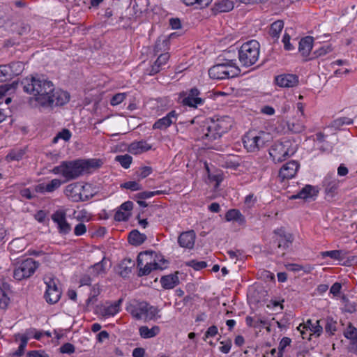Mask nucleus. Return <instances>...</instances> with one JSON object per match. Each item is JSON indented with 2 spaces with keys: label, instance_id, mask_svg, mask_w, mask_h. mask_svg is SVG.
I'll return each mask as SVG.
<instances>
[{
  "label": "nucleus",
  "instance_id": "obj_34",
  "mask_svg": "<svg viewBox=\"0 0 357 357\" xmlns=\"http://www.w3.org/2000/svg\"><path fill=\"white\" fill-rule=\"evenodd\" d=\"M203 131L204 132L203 138L205 139L213 141L220 137L219 134L215 133L218 132L217 131H213L212 129H211V123H209L206 126H204Z\"/></svg>",
  "mask_w": 357,
  "mask_h": 357
},
{
  "label": "nucleus",
  "instance_id": "obj_29",
  "mask_svg": "<svg viewBox=\"0 0 357 357\" xmlns=\"http://www.w3.org/2000/svg\"><path fill=\"white\" fill-rule=\"evenodd\" d=\"M160 328L158 326H154L151 328H149L146 326H143L139 329L141 337L146 339L156 336L160 333Z\"/></svg>",
  "mask_w": 357,
  "mask_h": 357
},
{
  "label": "nucleus",
  "instance_id": "obj_13",
  "mask_svg": "<svg viewBox=\"0 0 357 357\" xmlns=\"http://www.w3.org/2000/svg\"><path fill=\"white\" fill-rule=\"evenodd\" d=\"M211 129L217 131L216 134H219L220 137L222 134L229 131L232 126L231 119L226 116L222 119H218L216 121H211Z\"/></svg>",
  "mask_w": 357,
  "mask_h": 357
},
{
  "label": "nucleus",
  "instance_id": "obj_15",
  "mask_svg": "<svg viewBox=\"0 0 357 357\" xmlns=\"http://www.w3.org/2000/svg\"><path fill=\"white\" fill-rule=\"evenodd\" d=\"M298 82V77L294 74H284L275 77V83L280 87H294Z\"/></svg>",
  "mask_w": 357,
  "mask_h": 357
},
{
  "label": "nucleus",
  "instance_id": "obj_41",
  "mask_svg": "<svg viewBox=\"0 0 357 357\" xmlns=\"http://www.w3.org/2000/svg\"><path fill=\"white\" fill-rule=\"evenodd\" d=\"M61 183L62 182L61 181V180L54 178L49 183L45 185V190L46 192H53L56 189L59 188L61 186Z\"/></svg>",
  "mask_w": 357,
  "mask_h": 357
},
{
  "label": "nucleus",
  "instance_id": "obj_53",
  "mask_svg": "<svg viewBox=\"0 0 357 357\" xmlns=\"http://www.w3.org/2000/svg\"><path fill=\"white\" fill-rule=\"evenodd\" d=\"M125 98H126L125 93H116L112 98V99L110 100V103L112 105H117L120 104L121 102H122L123 101V100L125 99Z\"/></svg>",
  "mask_w": 357,
  "mask_h": 357
},
{
  "label": "nucleus",
  "instance_id": "obj_64",
  "mask_svg": "<svg viewBox=\"0 0 357 357\" xmlns=\"http://www.w3.org/2000/svg\"><path fill=\"white\" fill-rule=\"evenodd\" d=\"M320 321L319 320H317L316 321V324L315 325H312L311 328H310V331H313V333L314 334H317V336H319L321 335V333H322V331H323V328L322 326L320 325Z\"/></svg>",
  "mask_w": 357,
  "mask_h": 357
},
{
  "label": "nucleus",
  "instance_id": "obj_47",
  "mask_svg": "<svg viewBox=\"0 0 357 357\" xmlns=\"http://www.w3.org/2000/svg\"><path fill=\"white\" fill-rule=\"evenodd\" d=\"M82 162H85L84 165V172H89L91 168L98 167L100 165V162L97 160H82Z\"/></svg>",
  "mask_w": 357,
  "mask_h": 357
},
{
  "label": "nucleus",
  "instance_id": "obj_23",
  "mask_svg": "<svg viewBox=\"0 0 357 357\" xmlns=\"http://www.w3.org/2000/svg\"><path fill=\"white\" fill-rule=\"evenodd\" d=\"M160 283L165 289H173L179 283L178 277L176 273L162 276L160 279Z\"/></svg>",
  "mask_w": 357,
  "mask_h": 357
},
{
  "label": "nucleus",
  "instance_id": "obj_10",
  "mask_svg": "<svg viewBox=\"0 0 357 357\" xmlns=\"http://www.w3.org/2000/svg\"><path fill=\"white\" fill-rule=\"evenodd\" d=\"M200 91L196 88H192L188 91L180 93L179 98L181 102L185 106L197 108L198 105H202L204 102V99L199 97Z\"/></svg>",
  "mask_w": 357,
  "mask_h": 357
},
{
  "label": "nucleus",
  "instance_id": "obj_11",
  "mask_svg": "<svg viewBox=\"0 0 357 357\" xmlns=\"http://www.w3.org/2000/svg\"><path fill=\"white\" fill-rule=\"evenodd\" d=\"M85 162H82V160H77L74 161H65V170L63 177L67 180L75 179L84 173Z\"/></svg>",
  "mask_w": 357,
  "mask_h": 357
},
{
  "label": "nucleus",
  "instance_id": "obj_54",
  "mask_svg": "<svg viewBox=\"0 0 357 357\" xmlns=\"http://www.w3.org/2000/svg\"><path fill=\"white\" fill-rule=\"evenodd\" d=\"M130 214H127L125 212L118 210L114 215V220L116 221H126L128 220Z\"/></svg>",
  "mask_w": 357,
  "mask_h": 357
},
{
  "label": "nucleus",
  "instance_id": "obj_25",
  "mask_svg": "<svg viewBox=\"0 0 357 357\" xmlns=\"http://www.w3.org/2000/svg\"><path fill=\"white\" fill-rule=\"evenodd\" d=\"M151 146L146 142L140 141L132 143L128 147V151L132 154H139L151 149Z\"/></svg>",
  "mask_w": 357,
  "mask_h": 357
},
{
  "label": "nucleus",
  "instance_id": "obj_5",
  "mask_svg": "<svg viewBox=\"0 0 357 357\" xmlns=\"http://www.w3.org/2000/svg\"><path fill=\"white\" fill-rule=\"evenodd\" d=\"M259 54V43L255 40L245 43L238 51V58L243 66L248 67L255 64Z\"/></svg>",
  "mask_w": 357,
  "mask_h": 357
},
{
  "label": "nucleus",
  "instance_id": "obj_28",
  "mask_svg": "<svg viewBox=\"0 0 357 357\" xmlns=\"http://www.w3.org/2000/svg\"><path fill=\"white\" fill-rule=\"evenodd\" d=\"M283 27L284 22L280 20H276L271 24L268 33L275 41L279 38Z\"/></svg>",
  "mask_w": 357,
  "mask_h": 357
},
{
  "label": "nucleus",
  "instance_id": "obj_9",
  "mask_svg": "<svg viewBox=\"0 0 357 357\" xmlns=\"http://www.w3.org/2000/svg\"><path fill=\"white\" fill-rule=\"evenodd\" d=\"M44 282L47 286L45 298L50 304H54L59 301L61 296V290L58 287L59 280L53 275H46Z\"/></svg>",
  "mask_w": 357,
  "mask_h": 357
},
{
  "label": "nucleus",
  "instance_id": "obj_19",
  "mask_svg": "<svg viewBox=\"0 0 357 357\" xmlns=\"http://www.w3.org/2000/svg\"><path fill=\"white\" fill-rule=\"evenodd\" d=\"M339 181L334 175L328 174L323 181V185L325 189V193L330 197H333L336 194L338 188Z\"/></svg>",
  "mask_w": 357,
  "mask_h": 357
},
{
  "label": "nucleus",
  "instance_id": "obj_59",
  "mask_svg": "<svg viewBox=\"0 0 357 357\" xmlns=\"http://www.w3.org/2000/svg\"><path fill=\"white\" fill-rule=\"evenodd\" d=\"M218 333V328L215 326H210L206 331L204 337V340H206L207 338L214 337Z\"/></svg>",
  "mask_w": 357,
  "mask_h": 357
},
{
  "label": "nucleus",
  "instance_id": "obj_6",
  "mask_svg": "<svg viewBox=\"0 0 357 357\" xmlns=\"http://www.w3.org/2000/svg\"><path fill=\"white\" fill-rule=\"evenodd\" d=\"M127 310L135 319L145 321L153 319L158 312L156 307L151 306L148 303L136 301L128 306Z\"/></svg>",
  "mask_w": 357,
  "mask_h": 357
},
{
  "label": "nucleus",
  "instance_id": "obj_18",
  "mask_svg": "<svg viewBox=\"0 0 357 357\" xmlns=\"http://www.w3.org/2000/svg\"><path fill=\"white\" fill-rule=\"evenodd\" d=\"M343 334L347 339L350 340V351L357 355V328L349 323Z\"/></svg>",
  "mask_w": 357,
  "mask_h": 357
},
{
  "label": "nucleus",
  "instance_id": "obj_44",
  "mask_svg": "<svg viewBox=\"0 0 357 357\" xmlns=\"http://www.w3.org/2000/svg\"><path fill=\"white\" fill-rule=\"evenodd\" d=\"M52 219L59 225L66 220V213L64 211H57L52 215Z\"/></svg>",
  "mask_w": 357,
  "mask_h": 357
},
{
  "label": "nucleus",
  "instance_id": "obj_8",
  "mask_svg": "<svg viewBox=\"0 0 357 357\" xmlns=\"http://www.w3.org/2000/svg\"><path fill=\"white\" fill-rule=\"evenodd\" d=\"M271 138V135L265 132H260L258 135L248 133L243 137V142L248 151L255 152L266 146Z\"/></svg>",
  "mask_w": 357,
  "mask_h": 357
},
{
  "label": "nucleus",
  "instance_id": "obj_22",
  "mask_svg": "<svg viewBox=\"0 0 357 357\" xmlns=\"http://www.w3.org/2000/svg\"><path fill=\"white\" fill-rule=\"evenodd\" d=\"M313 37L305 36L299 42L298 51L303 56L307 57L313 47Z\"/></svg>",
  "mask_w": 357,
  "mask_h": 357
},
{
  "label": "nucleus",
  "instance_id": "obj_17",
  "mask_svg": "<svg viewBox=\"0 0 357 357\" xmlns=\"http://www.w3.org/2000/svg\"><path fill=\"white\" fill-rule=\"evenodd\" d=\"M178 114L174 110L169 112L165 116L156 121L153 125V129L164 130L176 123Z\"/></svg>",
  "mask_w": 357,
  "mask_h": 357
},
{
  "label": "nucleus",
  "instance_id": "obj_32",
  "mask_svg": "<svg viewBox=\"0 0 357 357\" xmlns=\"http://www.w3.org/2000/svg\"><path fill=\"white\" fill-rule=\"evenodd\" d=\"M225 219L227 221L236 220L240 223L245 222L243 215L237 209H230L225 214Z\"/></svg>",
  "mask_w": 357,
  "mask_h": 357
},
{
  "label": "nucleus",
  "instance_id": "obj_26",
  "mask_svg": "<svg viewBox=\"0 0 357 357\" xmlns=\"http://www.w3.org/2000/svg\"><path fill=\"white\" fill-rule=\"evenodd\" d=\"M146 240V236L137 229L131 231L128 235V242L135 246L142 245Z\"/></svg>",
  "mask_w": 357,
  "mask_h": 357
},
{
  "label": "nucleus",
  "instance_id": "obj_30",
  "mask_svg": "<svg viewBox=\"0 0 357 357\" xmlns=\"http://www.w3.org/2000/svg\"><path fill=\"white\" fill-rule=\"evenodd\" d=\"M15 338L16 341L20 340V344L19 345L18 349L13 354V355L20 356L24 354V349L28 343L29 337L27 334H16L15 335Z\"/></svg>",
  "mask_w": 357,
  "mask_h": 357
},
{
  "label": "nucleus",
  "instance_id": "obj_33",
  "mask_svg": "<svg viewBox=\"0 0 357 357\" xmlns=\"http://www.w3.org/2000/svg\"><path fill=\"white\" fill-rule=\"evenodd\" d=\"M188 6H195L196 8L202 9L206 8L212 2V0H182Z\"/></svg>",
  "mask_w": 357,
  "mask_h": 357
},
{
  "label": "nucleus",
  "instance_id": "obj_27",
  "mask_svg": "<svg viewBox=\"0 0 357 357\" xmlns=\"http://www.w3.org/2000/svg\"><path fill=\"white\" fill-rule=\"evenodd\" d=\"M234 7V2L230 0H222L214 4L213 11L215 13L231 11Z\"/></svg>",
  "mask_w": 357,
  "mask_h": 357
},
{
  "label": "nucleus",
  "instance_id": "obj_57",
  "mask_svg": "<svg viewBox=\"0 0 357 357\" xmlns=\"http://www.w3.org/2000/svg\"><path fill=\"white\" fill-rule=\"evenodd\" d=\"M86 231V225L84 223L77 224L74 229V234L76 236H81L85 234Z\"/></svg>",
  "mask_w": 357,
  "mask_h": 357
},
{
  "label": "nucleus",
  "instance_id": "obj_12",
  "mask_svg": "<svg viewBox=\"0 0 357 357\" xmlns=\"http://www.w3.org/2000/svg\"><path fill=\"white\" fill-rule=\"evenodd\" d=\"M275 241L278 243V248L283 250L288 249L291 245L294 238L291 234L287 233L283 227L275 229Z\"/></svg>",
  "mask_w": 357,
  "mask_h": 357
},
{
  "label": "nucleus",
  "instance_id": "obj_55",
  "mask_svg": "<svg viewBox=\"0 0 357 357\" xmlns=\"http://www.w3.org/2000/svg\"><path fill=\"white\" fill-rule=\"evenodd\" d=\"M169 59V54L168 53L161 54L155 61L161 68L166 64L167 61Z\"/></svg>",
  "mask_w": 357,
  "mask_h": 357
},
{
  "label": "nucleus",
  "instance_id": "obj_14",
  "mask_svg": "<svg viewBox=\"0 0 357 357\" xmlns=\"http://www.w3.org/2000/svg\"><path fill=\"white\" fill-rule=\"evenodd\" d=\"M299 168L297 161L291 160L284 164L280 169L278 176L282 181L291 179L296 175Z\"/></svg>",
  "mask_w": 357,
  "mask_h": 357
},
{
  "label": "nucleus",
  "instance_id": "obj_4",
  "mask_svg": "<svg viewBox=\"0 0 357 357\" xmlns=\"http://www.w3.org/2000/svg\"><path fill=\"white\" fill-rule=\"evenodd\" d=\"M296 151L291 140L276 141L269 149V155L274 162H281L294 155Z\"/></svg>",
  "mask_w": 357,
  "mask_h": 357
},
{
  "label": "nucleus",
  "instance_id": "obj_16",
  "mask_svg": "<svg viewBox=\"0 0 357 357\" xmlns=\"http://www.w3.org/2000/svg\"><path fill=\"white\" fill-rule=\"evenodd\" d=\"M84 186L80 183H73L66 186L65 193L73 202L82 200V191Z\"/></svg>",
  "mask_w": 357,
  "mask_h": 357
},
{
  "label": "nucleus",
  "instance_id": "obj_3",
  "mask_svg": "<svg viewBox=\"0 0 357 357\" xmlns=\"http://www.w3.org/2000/svg\"><path fill=\"white\" fill-rule=\"evenodd\" d=\"M158 259V255L153 251L146 250L140 252L137 259L139 268L138 276L147 275L153 270H162L163 268L157 262Z\"/></svg>",
  "mask_w": 357,
  "mask_h": 357
},
{
  "label": "nucleus",
  "instance_id": "obj_45",
  "mask_svg": "<svg viewBox=\"0 0 357 357\" xmlns=\"http://www.w3.org/2000/svg\"><path fill=\"white\" fill-rule=\"evenodd\" d=\"M6 66L10 68V70H12V75H19L23 69V65L21 62H13Z\"/></svg>",
  "mask_w": 357,
  "mask_h": 357
},
{
  "label": "nucleus",
  "instance_id": "obj_61",
  "mask_svg": "<svg viewBox=\"0 0 357 357\" xmlns=\"http://www.w3.org/2000/svg\"><path fill=\"white\" fill-rule=\"evenodd\" d=\"M17 31L19 35L26 34L30 31V26L28 24L22 22Z\"/></svg>",
  "mask_w": 357,
  "mask_h": 357
},
{
  "label": "nucleus",
  "instance_id": "obj_36",
  "mask_svg": "<svg viewBox=\"0 0 357 357\" xmlns=\"http://www.w3.org/2000/svg\"><path fill=\"white\" fill-rule=\"evenodd\" d=\"M287 128L289 130L294 133H300L305 130L304 125L298 121H288Z\"/></svg>",
  "mask_w": 357,
  "mask_h": 357
},
{
  "label": "nucleus",
  "instance_id": "obj_1",
  "mask_svg": "<svg viewBox=\"0 0 357 357\" xmlns=\"http://www.w3.org/2000/svg\"><path fill=\"white\" fill-rule=\"evenodd\" d=\"M11 86L14 89L20 87L25 93L33 95L35 100L43 107L52 109L70 100L68 92L55 89L52 82L38 75L26 77L21 82L15 81Z\"/></svg>",
  "mask_w": 357,
  "mask_h": 357
},
{
  "label": "nucleus",
  "instance_id": "obj_62",
  "mask_svg": "<svg viewBox=\"0 0 357 357\" xmlns=\"http://www.w3.org/2000/svg\"><path fill=\"white\" fill-rule=\"evenodd\" d=\"M282 42L286 50H292L294 49L293 45L290 43V36L289 34L285 33L283 36Z\"/></svg>",
  "mask_w": 357,
  "mask_h": 357
},
{
  "label": "nucleus",
  "instance_id": "obj_37",
  "mask_svg": "<svg viewBox=\"0 0 357 357\" xmlns=\"http://www.w3.org/2000/svg\"><path fill=\"white\" fill-rule=\"evenodd\" d=\"M12 77V70L6 65L0 66V82H6Z\"/></svg>",
  "mask_w": 357,
  "mask_h": 357
},
{
  "label": "nucleus",
  "instance_id": "obj_60",
  "mask_svg": "<svg viewBox=\"0 0 357 357\" xmlns=\"http://www.w3.org/2000/svg\"><path fill=\"white\" fill-rule=\"evenodd\" d=\"M153 197L151 191H144L139 192L135 195V199H146Z\"/></svg>",
  "mask_w": 357,
  "mask_h": 357
},
{
  "label": "nucleus",
  "instance_id": "obj_48",
  "mask_svg": "<svg viewBox=\"0 0 357 357\" xmlns=\"http://www.w3.org/2000/svg\"><path fill=\"white\" fill-rule=\"evenodd\" d=\"M331 51H332V48H331V45H327L322 46L320 48H319L318 50H315L313 52V54H314V57H318L320 56L325 55L327 53L331 52Z\"/></svg>",
  "mask_w": 357,
  "mask_h": 357
},
{
  "label": "nucleus",
  "instance_id": "obj_24",
  "mask_svg": "<svg viewBox=\"0 0 357 357\" xmlns=\"http://www.w3.org/2000/svg\"><path fill=\"white\" fill-rule=\"evenodd\" d=\"M135 266V261L130 258H126L120 263L119 274L123 278H126L132 271V268Z\"/></svg>",
  "mask_w": 357,
  "mask_h": 357
},
{
  "label": "nucleus",
  "instance_id": "obj_42",
  "mask_svg": "<svg viewBox=\"0 0 357 357\" xmlns=\"http://www.w3.org/2000/svg\"><path fill=\"white\" fill-rule=\"evenodd\" d=\"M187 266L192 267L196 271H199L206 267V262L204 261H198L196 260H190L186 263Z\"/></svg>",
  "mask_w": 357,
  "mask_h": 357
},
{
  "label": "nucleus",
  "instance_id": "obj_40",
  "mask_svg": "<svg viewBox=\"0 0 357 357\" xmlns=\"http://www.w3.org/2000/svg\"><path fill=\"white\" fill-rule=\"evenodd\" d=\"M100 289L99 287L96 284L94 285L91 291L90 296L86 300V304L89 305L91 303H93L97 301V296L100 294Z\"/></svg>",
  "mask_w": 357,
  "mask_h": 357
},
{
  "label": "nucleus",
  "instance_id": "obj_39",
  "mask_svg": "<svg viewBox=\"0 0 357 357\" xmlns=\"http://www.w3.org/2000/svg\"><path fill=\"white\" fill-rule=\"evenodd\" d=\"M337 322L334 321L332 318L328 317L326 319V323L325 325V331L326 333H328L330 335H333L336 331Z\"/></svg>",
  "mask_w": 357,
  "mask_h": 357
},
{
  "label": "nucleus",
  "instance_id": "obj_46",
  "mask_svg": "<svg viewBox=\"0 0 357 357\" xmlns=\"http://www.w3.org/2000/svg\"><path fill=\"white\" fill-rule=\"evenodd\" d=\"M25 152L22 149H17L12 151L8 155V158H10L12 160H20L22 158Z\"/></svg>",
  "mask_w": 357,
  "mask_h": 357
},
{
  "label": "nucleus",
  "instance_id": "obj_50",
  "mask_svg": "<svg viewBox=\"0 0 357 357\" xmlns=\"http://www.w3.org/2000/svg\"><path fill=\"white\" fill-rule=\"evenodd\" d=\"M151 172L152 168L151 167L146 166L140 168V169L137 171L136 174L139 178H144L151 174Z\"/></svg>",
  "mask_w": 357,
  "mask_h": 357
},
{
  "label": "nucleus",
  "instance_id": "obj_63",
  "mask_svg": "<svg viewBox=\"0 0 357 357\" xmlns=\"http://www.w3.org/2000/svg\"><path fill=\"white\" fill-rule=\"evenodd\" d=\"M223 345L220 347V351L224 354H228L231 347V340H228L227 341L220 342Z\"/></svg>",
  "mask_w": 357,
  "mask_h": 357
},
{
  "label": "nucleus",
  "instance_id": "obj_51",
  "mask_svg": "<svg viewBox=\"0 0 357 357\" xmlns=\"http://www.w3.org/2000/svg\"><path fill=\"white\" fill-rule=\"evenodd\" d=\"M353 123V121L347 117H342L335 120L333 123V126L335 128H339L344 124H351Z\"/></svg>",
  "mask_w": 357,
  "mask_h": 357
},
{
  "label": "nucleus",
  "instance_id": "obj_31",
  "mask_svg": "<svg viewBox=\"0 0 357 357\" xmlns=\"http://www.w3.org/2000/svg\"><path fill=\"white\" fill-rule=\"evenodd\" d=\"M322 257H329L335 260H343L346 258V252L342 250H335L331 251H326L321 252Z\"/></svg>",
  "mask_w": 357,
  "mask_h": 357
},
{
  "label": "nucleus",
  "instance_id": "obj_20",
  "mask_svg": "<svg viewBox=\"0 0 357 357\" xmlns=\"http://www.w3.org/2000/svg\"><path fill=\"white\" fill-rule=\"evenodd\" d=\"M196 235L193 230L185 231L180 234L178 243L181 247L191 249L195 245Z\"/></svg>",
  "mask_w": 357,
  "mask_h": 357
},
{
  "label": "nucleus",
  "instance_id": "obj_7",
  "mask_svg": "<svg viewBox=\"0 0 357 357\" xmlns=\"http://www.w3.org/2000/svg\"><path fill=\"white\" fill-rule=\"evenodd\" d=\"M39 266L40 263L32 258L19 261L13 270V278L17 281L26 280L35 273Z\"/></svg>",
  "mask_w": 357,
  "mask_h": 357
},
{
  "label": "nucleus",
  "instance_id": "obj_21",
  "mask_svg": "<svg viewBox=\"0 0 357 357\" xmlns=\"http://www.w3.org/2000/svg\"><path fill=\"white\" fill-rule=\"evenodd\" d=\"M318 194V190L310 185H306L302 188L296 195H294L291 197V199H307L316 197Z\"/></svg>",
  "mask_w": 357,
  "mask_h": 357
},
{
  "label": "nucleus",
  "instance_id": "obj_52",
  "mask_svg": "<svg viewBox=\"0 0 357 357\" xmlns=\"http://www.w3.org/2000/svg\"><path fill=\"white\" fill-rule=\"evenodd\" d=\"M71 137V132L68 129H63L59 132L56 137H54V141L55 142L57 138L63 139L64 141H68Z\"/></svg>",
  "mask_w": 357,
  "mask_h": 357
},
{
  "label": "nucleus",
  "instance_id": "obj_2",
  "mask_svg": "<svg viewBox=\"0 0 357 357\" xmlns=\"http://www.w3.org/2000/svg\"><path fill=\"white\" fill-rule=\"evenodd\" d=\"M241 73L240 68L236 66L233 60L218 63L208 70V75L213 79H225L238 76Z\"/></svg>",
  "mask_w": 357,
  "mask_h": 357
},
{
  "label": "nucleus",
  "instance_id": "obj_58",
  "mask_svg": "<svg viewBox=\"0 0 357 357\" xmlns=\"http://www.w3.org/2000/svg\"><path fill=\"white\" fill-rule=\"evenodd\" d=\"M60 351L63 354H73L75 347L70 343H66L60 347Z\"/></svg>",
  "mask_w": 357,
  "mask_h": 357
},
{
  "label": "nucleus",
  "instance_id": "obj_43",
  "mask_svg": "<svg viewBox=\"0 0 357 357\" xmlns=\"http://www.w3.org/2000/svg\"><path fill=\"white\" fill-rule=\"evenodd\" d=\"M119 312L116 305L111 304L109 306L104 307L102 312V314L104 317L114 316Z\"/></svg>",
  "mask_w": 357,
  "mask_h": 357
},
{
  "label": "nucleus",
  "instance_id": "obj_49",
  "mask_svg": "<svg viewBox=\"0 0 357 357\" xmlns=\"http://www.w3.org/2000/svg\"><path fill=\"white\" fill-rule=\"evenodd\" d=\"M291 339L289 338V337H283L280 344H279V347H278V349H279V351L278 353V357H281L282 355V351H284V349L288 346L291 343Z\"/></svg>",
  "mask_w": 357,
  "mask_h": 357
},
{
  "label": "nucleus",
  "instance_id": "obj_38",
  "mask_svg": "<svg viewBox=\"0 0 357 357\" xmlns=\"http://www.w3.org/2000/svg\"><path fill=\"white\" fill-rule=\"evenodd\" d=\"M121 188L129 189L132 191L140 190L142 189V186L135 181H130L125 182L121 184Z\"/></svg>",
  "mask_w": 357,
  "mask_h": 357
},
{
  "label": "nucleus",
  "instance_id": "obj_35",
  "mask_svg": "<svg viewBox=\"0 0 357 357\" xmlns=\"http://www.w3.org/2000/svg\"><path fill=\"white\" fill-rule=\"evenodd\" d=\"M115 160L119 162L123 168L128 169L132 163V158L128 154L119 155L116 156Z\"/></svg>",
  "mask_w": 357,
  "mask_h": 357
},
{
  "label": "nucleus",
  "instance_id": "obj_56",
  "mask_svg": "<svg viewBox=\"0 0 357 357\" xmlns=\"http://www.w3.org/2000/svg\"><path fill=\"white\" fill-rule=\"evenodd\" d=\"M59 232L61 234H66L71 230V227L69 223L67 222L66 220L62 223L58 225Z\"/></svg>",
  "mask_w": 357,
  "mask_h": 357
}]
</instances>
